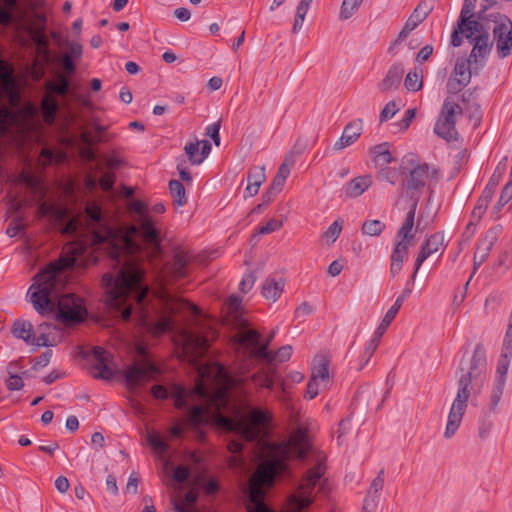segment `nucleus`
<instances>
[{"label": "nucleus", "mask_w": 512, "mask_h": 512, "mask_svg": "<svg viewBox=\"0 0 512 512\" xmlns=\"http://www.w3.org/2000/svg\"><path fill=\"white\" fill-rule=\"evenodd\" d=\"M478 24V22H468L464 23V25L461 23V20L457 21V27L453 30L451 35V45L453 47H459L461 46L463 42V37L466 38L468 41L472 38L474 35L473 25Z\"/></svg>", "instance_id": "26"}, {"label": "nucleus", "mask_w": 512, "mask_h": 512, "mask_svg": "<svg viewBox=\"0 0 512 512\" xmlns=\"http://www.w3.org/2000/svg\"><path fill=\"white\" fill-rule=\"evenodd\" d=\"M265 179L264 166L250 168L247 173V186L245 188L244 197L249 198L257 195Z\"/></svg>", "instance_id": "23"}, {"label": "nucleus", "mask_w": 512, "mask_h": 512, "mask_svg": "<svg viewBox=\"0 0 512 512\" xmlns=\"http://www.w3.org/2000/svg\"><path fill=\"white\" fill-rule=\"evenodd\" d=\"M385 228V223L380 220H366L362 224L361 232L367 236L377 237L385 230Z\"/></svg>", "instance_id": "35"}, {"label": "nucleus", "mask_w": 512, "mask_h": 512, "mask_svg": "<svg viewBox=\"0 0 512 512\" xmlns=\"http://www.w3.org/2000/svg\"><path fill=\"white\" fill-rule=\"evenodd\" d=\"M372 183L373 181L370 175L355 177L345 186V195L348 198H357L361 196L372 185Z\"/></svg>", "instance_id": "24"}, {"label": "nucleus", "mask_w": 512, "mask_h": 512, "mask_svg": "<svg viewBox=\"0 0 512 512\" xmlns=\"http://www.w3.org/2000/svg\"><path fill=\"white\" fill-rule=\"evenodd\" d=\"M493 43L496 44V52L500 59L511 54L512 50V21L506 15H499L494 21Z\"/></svg>", "instance_id": "15"}, {"label": "nucleus", "mask_w": 512, "mask_h": 512, "mask_svg": "<svg viewBox=\"0 0 512 512\" xmlns=\"http://www.w3.org/2000/svg\"><path fill=\"white\" fill-rule=\"evenodd\" d=\"M383 334H378V332L375 330L371 340L367 344L365 350H364V356H367V360H370L376 349L378 348L381 338Z\"/></svg>", "instance_id": "56"}, {"label": "nucleus", "mask_w": 512, "mask_h": 512, "mask_svg": "<svg viewBox=\"0 0 512 512\" xmlns=\"http://www.w3.org/2000/svg\"><path fill=\"white\" fill-rule=\"evenodd\" d=\"M7 389L10 391H16L23 388L24 383L22 377L18 374L9 375L7 380Z\"/></svg>", "instance_id": "64"}, {"label": "nucleus", "mask_w": 512, "mask_h": 512, "mask_svg": "<svg viewBox=\"0 0 512 512\" xmlns=\"http://www.w3.org/2000/svg\"><path fill=\"white\" fill-rule=\"evenodd\" d=\"M147 441L155 453L159 454L160 456H165L170 449L169 444L157 433H149L147 436Z\"/></svg>", "instance_id": "36"}, {"label": "nucleus", "mask_w": 512, "mask_h": 512, "mask_svg": "<svg viewBox=\"0 0 512 512\" xmlns=\"http://www.w3.org/2000/svg\"><path fill=\"white\" fill-rule=\"evenodd\" d=\"M505 383L502 379H495L493 383V389L490 398V409L494 410L500 402L502 397Z\"/></svg>", "instance_id": "46"}, {"label": "nucleus", "mask_w": 512, "mask_h": 512, "mask_svg": "<svg viewBox=\"0 0 512 512\" xmlns=\"http://www.w3.org/2000/svg\"><path fill=\"white\" fill-rule=\"evenodd\" d=\"M404 86L408 91H419L423 86V76L417 71H409L404 79Z\"/></svg>", "instance_id": "39"}, {"label": "nucleus", "mask_w": 512, "mask_h": 512, "mask_svg": "<svg viewBox=\"0 0 512 512\" xmlns=\"http://www.w3.org/2000/svg\"><path fill=\"white\" fill-rule=\"evenodd\" d=\"M191 394L203 402L201 405L191 407L188 411L187 421L194 427L209 424L217 418L220 426L225 430L236 432L246 441L252 442L258 439L260 430L271 421V414L259 408L250 409V426L243 421L221 415V410L229 402L225 388L210 390L202 381H199Z\"/></svg>", "instance_id": "3"}, {"label": "nucleus", "mask_w": 512, "mask_h": 512, "mask_svg": "<svg viewBox=\"0 0 512 512\" xmlns=\"http://www.w3.org/2000/svg\"><path fill=\"white\" fill-rule=\"evenodd\" d=\"M462 112L461 106L452 98L447 97L434 125V133L448 142L457 140L456 115H461Z\"/></svg>", "instance_id": "13"}, {"label": "nucleus", "mask_w": 512, "mask_h": 512, "mask_svg": "<svg viewBox=\"0 0 512 512\" xmlns=\"http://www.w3.org/2000/svg\"><path fill=\"white\" fill-rule=\"evenodd\" d=\"M92 352L97 362L96 364L109 363L113 358L110 352L99 346L94 347Z\"/></svg>", "instance_id": "58"}, {"label": "nucleus", "mask_w": 512, "mask_h": 512, "mask_svg": "<svg viewBox=\"0 0 512 512\" xmlns=\"http://www.w3.org/2000/svg\"><path fill=\"white\" fill-rule=\"evenodd\" d=\"M453 74L454 77L447 82V90L448 93L456 94L470 83L472 74H474L472 63L469 62L468 58L458 59Z\"/></svg>", "instance_id": "16"}, {"label": "nucleus", "mask_w": 512, "mask_h": 512, "mask_svg": "<svg viewBox=\"0 0 512 512\" xmlns=\"http://www.w3.org/2000/svg\"><path fill=\"white\" fill-rule=\"evenodd\" d=\"M70 82L66 76L60 75L58 77V82L53 83L49 82L46 85L48 92L52 94H57L60 96H65L69 92Z\"/></svg>", "instance_id": "38"}, {"label": "nucleus", "mask_w": 512, "mask_h": 512, "mask_svg": "<svg viewBox=\"0 0 512 512\" xmlns=\"http://www.w3.org/2000/svg\"><path fill=\"white\" fill-rule=\"evenodd\" d=\"M94 369L98 372L94 374V378L96 379H102V380H111L115 372L114 370L109 366V363H101V364H95Z\"/></svg>", "instance_id": "50"}, {"label": "nucleus", "mask_w": 512, "mask_h": 512, "mask_svg": "<svg viewBox=\"0 0 512 512\" xmlns=\"http://www.w3.org/2000/svg\"><path fill=\"white\" fill-rule=\"evenodd\" d=\"M208 263L205 253L195 254L183 246H175L172 249V258L163 267V277L167 283L188 278L198 267Z\"/></svg>", "instance_id": "7"}, {"label": "nucleus", "mask_w": 512, "mask_h": 512, "mask_svg": "<svg viewBox=\"0 0 512 512\" xmlns=\"http://www.w3.org/2000/svg\"><path fill=\"white\" fill-rule=\"evenodd\" d=\"M486 379V351L482 344H477L471 359L460 362L457 394L452 402L444 431L446 439L455 435L467 409L468 400L481 393Z\"/></svg>", "instance_id": "4"}, {"label": "nucleus", "mask_w": 512, "mask_h": 512, "mask_svg": "<svg viewBox=\"0 0 512 512\" xmlns=\"http://www.w3.org/2000/svg\"><path fill=\"white\" fill-rule=\"evenodd\" d=\"M26 230V224L24 221V217L21 215H16L9 223L6 234L9 237H15L18 235H23Z\"/></svg>", "instance_id": "40"}, {"label": "nucleus", "mask_w": 512, "mask_h": 512, "mask_svg": "<svg viewBox=\"0 0 512 512\" xmlns=\"http://www.w3.org/2000/svg\"><path fill=\"white\" fill-rule=\"evenodd\" d=\"M130 210L140 216V227L135 226L137 228V233L133 236V240L138 245H140L136 241V236L140 235L142 237L144 244L151 250L152 254L155 256L159 255L161 253L159 233L158 230L154 227L153 223L145 214V204L140 200H134L130 204ZM140 249L141 246H139V249L136 251V253L139 252Z\"/></svg>", "instance_id": "12"}, {"label": "nucleus", "mask_w": 512, "mask_h": 512, "mask_svg": "<svg viewBox=\"0 0 512 512\" xmlns=\"http://www.w3.org/2000/svg\"><path fill=\"white\" fill-rule=\"evenodd\" d=\"M439 179V171L434 165L427 163L416 164L410 168L406 175L403 187L406 195L412 200L410 209L415 205L417 207L422 190L431 183Z\"/></svg>", "instance_id": "9"}, {"label": "nucleus", "mask_w": 512, "mask_h": 512, "mask_svg": "<svg viewBox=\"0 0 512 512\" xmlns=\"http://www.w3.org/2000/svg\"><path fill=\"white\" fill-rule=\"evenodd\" d=\"M171 397L174 399V405L177 409H185L187 407V389L180 385L174 384L171 390Z\"/></svg>", "instance_id": "32"}, {"label": "nucleus", "mask_w": 512, "mask_h": 512, "mask_svg": "<svg viewBox=\"0 0 512 512\" xmlns=\"http://www.w3.org/2000/svg\"><path fill=\"white\" fill-rule=\"evenodd\" d=\"M85 211L92 225V245L106 252L115 266H121L115 284L112 285V275H104L103 279L107 280L105 288H150L142 283L144 272L132 259L139 249L133 240L137 233L135 225L119 228L109 226L103 221L102 209L97 203L89 204Z\"/></svg>", "instance_id": "2"}, {"label": "nucleus", "mask_w": 512, "mask_h": 512, "mask_svg": "<svg viewBox=\"0 0 512 512\" xmlns=\"http://www.w3.org/2000/svg\"><path fill=\"white\" fill-rule=\"evenodd\" d=\"M270 345V341H266L264 343H261L259 341V344L256 347L255 357L265 360L267 362L274 361V355L271 351L268 350V347Z\"/></svg>", "instance_id": "53"}, {"label": "nucleus", "mask_w": 512, "mask_h": 512, "mask_svg": "<svg viewBox=\"0 0 512 512\" xmlns=\"http://www.w3.org/2000/svg\"><path fill=\"white\" fill-rule=\"evenodd\" d=\"M80 262V259L75 257H60L35 275L34 282L29 288H65Z\"/></svg>", "instance_id": "8"}, {"label": "nucleus", "mask_w": 512, "mask_h": 512, "mask_svg": "<svg viewBox=\"0 0 512 512\" xmlns=\"http://www.w3.org/2000/svg\"><path fill=\"white\" fill-rule=\"evenodd\" d=\"M44 122L52 125L55 122L56 113L59 109L58 103L51 95H46L41 101Z\"/></svg>", "instance_id": "29"}, {"label": "nucleus", "mask_w": 512, "mask_h": 512, "mask_svg": "<svg viewBox=\"0 0 512 512\" xmlns=\"http://www.w3.org/2000/svg\"><path fill=\"white\" fill-rule=\"evenodd\" d=\"M362 120L357 119L349 122L343 129L341 137L334 143L333 150L339 151L351 146L362 134Z\"/></svg>", "instance_id": "19"}, {"label": "nucleus", "mask_w": 512, "mask_h": 512, "mask_svg": "<svg viewBox=\"0 0 512 512\" xmlns=\"http://www.w3.org/2000/svg\"><path fill=\"white\" fill-rule=\"evenodd\" d=\"M363 0H343L339 17L342 20H347L359 9Z\"/></svg>", "instance_id": "42"}, {"label": "nucleus", "mask_w": 512, "mask_h": 512, "mask_svg": "<svg viewBox=\"0 0 512 512\" xmlns=\"http://www.w3.org/2000/svg\"><path fill=\"white\" fill-rule=\"evenodd\" d=\"M311 378L327 383L329 380V361L325 357H321L318 364L313 368Z\"/></svg>", "instance_id": "37"}, {"label": "nucleus", "mask_w": 512, "mask_h": 512, "mask_svg": "<svg viewBox=\"0 0 512 512\" xmlns=\"http://www.w3.org/2000/svg\"><path fill=\"white\" fill-rule=\"evenodd\" d=\"M190 475V469L185 465H178L173 471V479L176 482H185Z\"/></svg>", "instance_id": "61"}, {"label": "nucleus", "mask_w": 512, "mask_h": 512, "mask_svg": "<svg viewBox=\"0 0 512 512\" xmlns=\"http://www.w3.org/2000/svg\"><path fill=\"white\" fill-rule=\"evenodd\" d=\"M477 0H464L460 16L458 20H461V23L464 25V23L468 22H479L476 19H473L472 12L475 9Z\"/></svg>", "instance_id": "47"}, {"label": "nucleus", "mask_w": 512, "mask_h": 512, "mask_svg": "<svg viewBox=\"0 0 512 512\" xmlns=\"http://www.w3.org/2000/svg\"><path fill=\"white\" fill-rule=\"evenodd\" d=\"M415 218V205L407 212L405 220L397 231V239L391 254L390 271L396 275L402 268L403 260L410 246L413 245L414 234L412 232Z\"/></svg>", "instance_id": "10"}, {"label": "nucleus", "mask_w": 512, "mask_h": 512, "mask_svg": "<svg viewBox=\"0 0 512 512\" xmlns=\"http://www.w3.org/2000/svg\"><path fill=\"white\" fill-rule=\"evenodd\" d=\"M116 181V174L113 171H108L102 175L98 184L104 192H112Z\"/></svg>", "instance_id": "52"}, {"label": "nucleus", "mask_w": 512, "mask_h": 512, "mask_svg": "<svg viewBox=\"0 0 512 512\" xmlns=\"http://www.w3.org/2000/svg\"><path fill=\"white\" fill-rule=\"evenodd\" d=\"M200 142H189L185 145L184 151L192 165H199L203 162V157H199Z\"/></svg>", "instance_id": "45"}, {"label": "nucleus", "mask_w": 512, "mask_h": 512, "mask_svg": "<svg viewBox=\"0 0 512 512\" xmlns=\"http://www.w3.org/2000/svg\"><path fill=\"white\" fill-rule=\"evenodd\" d=\"M59 290H28L26 298L40 315L54 314L66 327L84 322L88 311L84 300L73 293L59 295Z\"/></svg>", "instance_id": "5"}, {"label": "nucleus", "mask_w": 512, "mask_h": 512, "mask_svg": "<svg viewBox=\"0 0 512 512\" xmlns=\"http://www.w3.org/2000/svg\"><path fill=\"white\" fill-rule=\"evenodd\" d=\"M220 127H221L220 121H217L213 124H210L206 128L205 135L211 138V140L213 141L215 146L220 145V135H219Z\"/></svg>", "instance_id": "59"}, {"label": "nucleus", "mask_w": 512, "mask_h": 512, "mask_svg": "<svg viewBox=\"0 0 512 512\" xmlns=\"http://www.w3.org/2000/svg\"><path fill=\"white\" fill-rule=\"evenodd\" d=\"M107 305L119 313L124 321H129L134 310H139L145 321L149 313L151 297L163 299L167 290H106Z\"/></svg>", "instance_id": "6"}, {"label": "nucleus", "mask_w": 512, "mask_h": 512, "mask_svg": "<svg viewBox=\"0 0 512 512\" xmlns=\"http://www.w3.org/2000/svg\"><path fill=\"white\" fill-rule=\"evenodd\" d=\"M281 454L284 459L295 457L300 460H304L311 454L315 460L313 467L303 476L296 493L289 497L291 512H301L313 502L316 485L320 484V490L324 489V484L320 481L326 470V457L322 452L313 450L306 428L300 425L294 429L290 440L281 447ZM281 467L280 460L267 461L259 465L250 487L246 506L248 512H274L263 501L262 486L271 485Z\"/></svg>", "instance_id": "1"}, {"label": "nucleus", "mask_w": 512, "mask_h": 512, "mask_svg": "<svg viewBox=\"0 0 512 512\" xmlns=\"http://www.w3.org/2000/svg\"><path fill=\"white\" fill-rule=\"evenodd\" d=\"M80 141L85 146L90 148L92 145H94L96 143L107 142L108 139L105 136H93L91 133L85 131V132L81 133Z\"/></svg>", "instance_id": "57"}, {"label": "nucleus", "mask_w": 512, "mask_h": 512, "mask_svg": "<svg viewBox=\"0 0 512 512\" xmlns=\"http://www.w3.org/2000/svg\"><path fill=\"white\" fill-rule=\"evenodd\" d=\"M0 80L6 87H12L15 83L12 71L5 61L0 64Z\"/></svg>", "instance_id": "54"}, {"label": "nucleus", "mask_w": 512, "mask_h": 512, "mask_svg": "<svg viewBox=\"0 0 512 512\" xmlns=\"http://www.w3.org/2000/svg\"><path fill=\"white\" fill-rule=\"evenodd\" d=\"M276 372L271 370L269 372H259L252 376L253 382L262 388L272 390L275 383Z\"/></svg>", "instance_id": "33"}, {"label": "nucleus", "mask_w": 512, "mask_h": 512, "mask_svg": "<svg viewBox=\"0 0 512 512\" xmlns=\"http://www.w3.org/2000/svg\"><path fill=\"white\" fill-rule=\"evenodd\" d=\"M404 74V67L402 63L393 64L385 77L378 83L379 91L387 93L399 88L402 77Z\"/></svg>", "instance_id": "21"}, {"label": "nucleus", "mask_w": 512, "mask_h": 512, "mask_svg": "<svg viewBox=\"0 0 512 512\" xmlns=\"http://www.w3.org/2000/svg\"><path fill=\"white\" fill-rule=\"evenodd\" d=\"M373 155V161L377 166L385 167L392 162L389 144L387 142L373 146L370 149Z\"/></svg>", "instance_id": "28"}, {"label": "nucleus", "mask_w": 512, "mask_h": 512, "mask_svg": "<svg viewBox=\"0 0 512 512\" xmlns=\"http://www.w3.org/2000/svg\"><path fill=\"white\" fill-rule=\"evenodd\" d=\"M285 286V279L279 275L268 277L261 288H283Z\"/></svg>", "instance_id": "62"}, {"label": "nucleus", "mask_w": 512, "mask_h": 512, "mask_svg": "<svg viewBox=\"0 0 512 512\" xmlns=\"http://www.w3.org/2000/svg\"><path fill=\"white\" fill-rule=\"evenodd\" d=\"M241 301V298L237 295H232L225 304L227 314L233 319L235 325L238 324L240 320H244L242 318Z\"/></svg>", "instance_id": "31"}, {"label": "nucleus", "mask_w": 512, "mask_h": 512, "mask_svg": "<svg viewBox=\"0 0 512 512\" xmlns=\"http://www.w3.org/2000/svg\"><path fill=\"white\" fill-rule=\"evenodd\" d=\"M173 329H174V322L169 317H163L151 325V330H152L153 334L156 336L170 332Z\"/></svg>", "instance_id": "44"}, {"label": "nucleus", "mask_w": 512, "mask_h": 512, "mask_svg": "<svg viewBox=\"0 0 512 512\" xmlns=\"http://www.w3.org/2000/svg\"><path fill=\"white\" fill-rule=\"evenodd\" d=\"M342 231V220H335L322 234V238L328 244H333L339 237Z\"/></svg>", "instance_id": "43"}, {"label": "nucleus", "mask_w": 512, "mask_h": 512, "mask_svg": "<svg viewBox=\"0 0 512 512\" xmlns=\"http://www.w3.org/2000/svg\"><path fill=\"white\" fill-rule=\"evenodd\" d=\"M384 485V470L381 469L378 475L373 479L367 492L366 498L370 500L373 506H376L377 494L383 489Z\"/></svg>", "instance_id": "34"}, {"label": "nucleus", "mask_w": 512, "mask_h": 512, "mask_svg": "<svg viewBox=\"0 0 512 512\" xmlns=\"http://www.w3.org/2000/svg\"><path fill=\"white\" fill-rule=\"evenodd\" d=\"M498 228H492L487 231L484 238L480 240L474 253V265L475 267L482 265L491 248L497 240Z\"/></svg>", "instance_id": "22"}, {"label": "nucleus", "mask_w": 512, "mask_h": 512, "mask_svg": "<svg viewBox=\"0 0 512 512\" xmlns=\"http://www.w3.org/2000/svg\"><path fill=\"white\" fill-rule=\"evenodd\" d=\"M473 30L474 35L469 40V43L472 44V50L467 58L473 65L474 74H478L487 64L493 41L490 39L489 29L483 23L474 24Z\"/></svg>", "instance_id": "11"}, {"label": "nucleus", "mask_w": 512, "mask_h": 512, "mask_svg": "<svg viewBox=\"0 0 512 512\" xmlns=\"http://www.w3.org/2000/svg\"><path fill=\"white\" fill-rule=\"evenodd\" d=\"M431 9L425 2L419 3L405 22L407 30H414L429 15Z\"/></svg>", "instance_id": "27"}, {"label": "nucleus", "mask_w": 512, "mask_h": 512, "mask_svg": "<svg viewBox=\"0 0 512 512\" xmlns=\"http://www.w3.org/2000/svg\"><path fill=\"white\" fill-rule=\"evenodd\" d=\"M511 357L512 354L501 352L495 379H502L504 382H506V375L510 365Z\"/></svg>", "instance_id": "48"}, {"label": "nucleus", "mask_w": 512, "mask_h": 512, "mask_svg": "<svg viewBox=\"0 0 512 512\" xmlns=\"http://www.w3.org/2000/svg\"><path fill=\"white\" fill-rule=\"evenodd\" d=\"M50 324L43 322L37 327L38 336L34 335V346L37 347H48L50 346L49 342V334H50Z\"/></svg>", "instance_id": "41"}, {"label": "nucleus", "mask_w": 512, "mask_h": 512, "mask_svg": "<svg viewBox=\"0 0 512 512\" xmlns=\"http://www.w3.org/2000/svg\"><path fill=\"white\" fill-rule=\"evenodd\" d=\"M12 334L34 346V327L30 321L18 319L13 323Z\"/></svg>", "instance_id": "25"}, {"label": "nucleus", "mask_w": 512, "mask_h": 512, "mask_svg": "<svg viewBox=\"0 0 512 512\" xmlns=\"http://www.w3.org/2000/svg\"><path fill=\"white\" fill-rule=\"evenodd\" d=\"M282 226H283V222L281 220H276V219L272 218L265 225L258 227L254 231L252 238H255L258 235L270 234L272 232L279 230Z\"/></svg>", "instance_id": "49"}, {"label": "nucleus", "mask_w": 512, "mask_h": 512, "mask_svg": "<svg viewBox=\"0 0 512 512\" xmlns=\"http://www.w3.org/2000/svg\"><path fill=\"white\" fill-rule=\"evenodd\" d=\"M396 314L393 311L388 310L386 314L384 315L383 319L381 320L379 326L377 327L376 331L378 334H385L387 331L389 325L392 323V321L395 319Z\"/></svg>", "instance_id": "60"}, {"label": "nucleus", "mask_w": 512, "mask_h": 512, "mask_svg": "<svg viewBox=\"0 0 512 512\" xmlns=\"http://www.w3.org/2000/svg\"><path fill=\"white\" fill-rule=\"evenodd\" d=\"M512 199V181L502 190L497 204L494 206V213L497 214Z\"/></svg>", "instance_id": "51"}, {"label": "nucleus", "mask_w": 512, "mask_h": 512, "mask_svg": "<svg viewBox=\"0 0 512 512\" xmlns=\"http://www.w3.org/2000/svg\"><path fill=\"white\" fill-rule=\"evenodd\" d=\"M169 191L175 205L181 207L186 203V191L184 185L180 181L174 179L170 180Z\"/></svg>", "instance_id": "30"}, {"label": "nucleus", "mask_w": 512, "mask_h": 512, "mask_svg": "<svg viewBox=\"0 0 512 512\" xmlns=\"http://www.w3.org/2000/svg\"><path fill=\"white\" fill-rule=\"evenodd\" d=\"M445 235L441 232L432 234L422 245L415 262L414 275L419 270L422 263L434 254L441 256L445 249Z\"/></svg>", "instance_id": "17"}, {"label": "nucleus", "mask_w": 512, "mask_h": 512, "mask_svg": "<svg viewBox=\"0 0 512 512\" xmlns=\"http://www.w3.org/2000/svg\"><path fill=\"white\" fill-rule=\"evenodd\" d=\"M122 374L127 389L130 392H136L147 382L155 379L160 374V369L152 361L144 360L126 366Z\"/></svg>", "instance_id": "14"}, {"label": "nucleus", "mask_w": 512, "mask_h": 512, "mask_svg": "<svg viewBox=\"0 0 512 512\" xmlns=\"http://www.w3.org/2000/svg\"><path fill=\"white\" fill-rule=\"evenodd\" d=\"M398 110L399 108L397 107L396 102L393 100L389 101L382 109L379 116V121L382 123L391 119L398 112Z\"/></svg>", "instance_id": "55"}, {"label": "nucleus", "mask_w": 512, "mask_h": 512, "mask_svg": "<svg viewBox=\"0 0 512 512\" xmlns=\"http://www.w3.org/2000/svg\"><path fill=\"white\" fill-rule=\"evenodd\" d=\"M184 354L186 357L197 358L209 349L208 338L186 332L184 335Z\"/></svg>", "instance_id": "20"}, {"label": "nucleus", "mask_w": 512, "mask_h": 512, "mask_svg": "<svg viewBox=\"0 0 512 512\" xmlns=\"http://www.w3.org/2000/svg\"><path fill=\"white\" fill-rule=\"evenodd\" d=\"M235 326L239 330V333L235 336L237 343L250 350L252 355H255L256 347L261 338L260 333L256 330L249 329L246 320H240V322Z\"/></svg>", "instance_id": "18"}, {"label": "nucleus", "mask_w": 512, "mask_h": 512, "mask_svg": "<svg viewBox=\"0 0 512 512\" xmlns=\"http://www.w3.org/2000/svg\"><path fill=\"white\" fill-rule=\"evenodd\" d=\"M274 360L279 362L288 361L292 355V347L290 345H284L280 347L276 353H273Z\"/></svg>", "instance_id": "63"}]
</instances>
